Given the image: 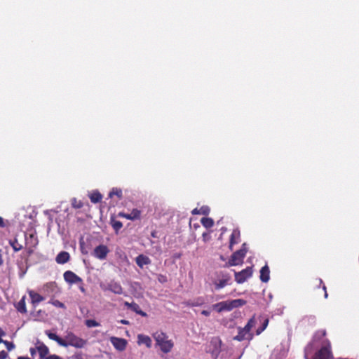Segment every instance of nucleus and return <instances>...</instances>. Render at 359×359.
Returning <instances> with one entry per match:
<instances>
[{"instance_id": "obj_1", "label": "nucleus", "mask_w": 359, "mask_h": 359, "mask_svg": "<svg viewBox=\"0 0 359 359\" xmlns=\"http://www.w3.org/2000/svg\"><path fill=\"white\" fill-rule=\"evenodd\" d=\"M45 333L50 339L56 341L62 347L73 346L76 348H82L88 344L87 340L76 335L72 331H67L65 338H61L55 333H53L49 330H46Z\"/></svg>"}, {"instance_id": "obj_2", "label": "nucleus", "mask_w": 359, "mask_h": 359, "mask_svg": "<svg viewBox=\"0 0 359 359\" xmlns=\"http://www.w3.org/2000/svg\"><path fill=\"white\" fill-rule=\"evenodd\" d=\"M156 345L159 346L163 353H170L174 347V343L168 339V336L162 331H156L153 334Z\"/></svg>"}, {"instance_id": "obj_3", "label": "nucleus", "mask_w": 359, "mask_h": 359, "mask_svg": "<svg viewBox=\"0 0 359 359\" xmlns=\"http://www.w3.org/2000/svg\"><path fill=\"white\" fill-rule=\"evenodd\" d=\"M246 304V301L242 299L227 300L212 305V308L220 313L224 311H231L233 309L241 307Z\"/></svg>"}, {"instance_id": "obj_4", "label": "nucleus", "mask_w": 359, "mask_h": 359, "mask_svg": "<svg viewBox=\"0 0 359 359\" xmlns=\"http://www.w3.org/2000/svg\"><path fill=\"white\" fill-rule=\"evenodd\" d=\"M248 248L246 243H243L241 248L234 252L228 262L226 264V266H237L243 264V259L247 254Z\"/></svg>"}, {"instance_id": "obj_5", "label": "nucleus", "mask_w": 359, "mask_h": 359, "mask_svg": "<svg viewBox=\"0 0 359 359\" xmlns=\"http://www.w3.org/2000/svg\"><path fill=\"white\" fill-rule=\"evenodd\" d=\"M313 359H333L331 344L328 340H326L320 349L316 353Z\"/></svg>"}, {"instance_id": "obj_6", "label": "nucleus", "mask_w": 359, "mask_h": 359, "mask_svg": "<svg viewBox=\"0 0 359 359\" xmlns=\"http://www.w3.org/2000/svg\"><path fill=\"white\" fill-rule=\"evenodd\" d=\"M217 276L219 279L218 280L213 281V284L215 286V289L217 290L226 286L231 280V276L226 272L220 271L217 273Z\"/></svg>"}, {"instance_id": "obj_7", "label": "nucleus", "mask_w": 359, "mask_h": 359, "mask_svg": "<svg viewBox=\"0 0 359 359\" xmlns=\"http://www.w3.org/2000/svg\"><path fill=\"white\" fill-rule=\"evenodd\" d=\"M252 268L250 266H248L239 272H235V280L238 284L243 283L248 278L252 276Z\"/></svg>"}, {"instance_id": "obj_8", "label": "nucleus", "mask_w": 359, "mask_h": 359, "mask_svg": "<svg viewBox=\"0 0 359 359\" xmlns=\"http://www.w3.org/2000/svg\"><path fill=\"white\" fill-rule=\"evenodd\" d=\"M109 252V249L108 248V247L105 245L101 244L94 249L92 255L96 257L97 259L103 260L106 259Z\"/></svg>"}, {"instance_id": "obj_9", "label": "nucleus", "mask_w": 359, "mask_h": 359, "mask_svg": "<svg viewBox=\"0 0 359 359\" xmlns=\"http://www.w3.org/2000/svg\"><path fill=\"white\" fill-rule=\"evenodd\" d=\"M63 277L65 280L69 284L83 283L82 278L72 271H65L63 274Z\"/></svg>"}, {"instance_id": "obj_10", "label": "nucleus", "mask_w": 359, "mask_h": 359, "mask_svg": "<svg viewBox=\"0 0 359 359\" xmlns=\"http://www.w3.org/2000/svg\"><path fill=\"white\" fill-rule=\"evenodd\" d=\"M36 346L37 352L39 355V359H46L49 354L48 347L40 340H37L35 343Z\"/></svg>"}, {"instance_id": "obj_11", "label": "nucleus", "mask_w": 359, "mask_h": 359, "mask_svg": "<svg viewBox=\"0 0 359 359\" xmlns=\"http://www.w3.org/2000/svg\"><path fill=\"white\" fill-rule=\"evenodd\" d=\"M250 331L249 330H245V326L244 327H238V333L233 337V339L238 341H241L245 339L252 340L253 334L250 333Z\"/></svg>"}, {"instance_id": "obj_12", "label": "nucleus", "mask_w": 359, "mask_h": 359, "mask_svg": "<svg viewBox=\"0 0 359 359\" xmlns=\"http://www.w3.org/2000/svg\"><path fill=\"white\" fill-rule=\"evenodd\" d=\"M110 341L114 347L120 351H124L126 348L127 341L125 339L112 337Z\"/></svg>"}, {"instance_id": "obj_13", "label": "nucleus", "mask_w": 359, "mask_h": 359, "mask_svg": "<svg viewBox=\"0 0 359 359\" xmlns=\"http://www.w3.org/2000/svg\"><path fill=\"white\" fill-rule=\"evenodd\" d=\"M241 241V233L238 229L233 230L229 239V249L233 250V246Z\"/></svg>"}, {"instance_id": "obj_14", "label": "nucleus", "mask_w": 359, "mask_h": 359, "mask_svg": "<svg viewBox=\"0 0 359 359\" xmlns=\"http://www.w3.org/2000/svg\"><path fill=\"white\" fill-rule=\"evenodd\" d=\"M107 289L114 294H121L123 293V287L120 283L114 280L108 283Z\"/></svg>"}, {"instance_id": "obj_15", "label": "nucleus", "mask_w": 359, "mask_h": 359, "mask_svg": "<svg viewBox=\"0 0 359 359\" xmlns=\"http://www.w3.org/2000/svg\"><path fill=\"white\" fill-rule=\"evenodd\" d=\"M70 259V255L69 252L66 251L60 252L55 258V261L57 264H64L68 262Z\"/></svg>"}, {"instance_id": "obj_16", "label": "nucleus", "mask_w": 359, "mask_h": 359, "mask_svg": "<svg viewBox=\"0 0 359 359\" xmlns=\"http://www.w3.org/2000/svg\"><path fill=\"white\" fill-rule=\"evenodd\" d=\"M260 280L263 283H267L269 280L270 278V270L268 266V265H265L263 267H262L260 270Z\"/></svg>"}, {"instance_id": "obj_17", "label": "nucleus", "mask_w": 359, "mask_h": 359, "mask_svg": "<svg viewBox=\"0 0 359 359\" xmlns=\"http://www.w3.org/2000/svg\"><path fill=\"white\" fill-rule=\"evenodd\" d=\"M135 262L137 265L140 268H142L144 265H148L151 263L150 259L144 255H138L135 259Z\"/></svg>"}, {"instance_id": "obj_18", "label": "nucleus", "mask_w": 359, "mask_h": 359, "mask_svg": "<svg viewBox=\"0 0 359 359\" xmlns=\"http://www.w3.org/2000/svg\"><path fill=\"white\" fill-rule=\"evenodd\" d=\"M29 295L31 298L32 304L34 306H36L37 304L44 300L43 296L32 290L29 292Z\"/></svg>"}, {"instance_id": "obj_19", "label": "nucleus", "mask_w": 359, "mask_h": 359, "mask_svg": "<svg viewBox=\"0 0 359 359\" xmlns=\"http://www.w3.org/2000/svg\"><path fill=\"white\" fill-rule=\"evenodd\" d=\"M137 343L139 344H144L147 348H151L152 345L151 338L149 336L144 334H138Z\"/></svg>"}, {"instance_id": "obj_20", "label": "nucleus", "mask_w": 359, "mask_h": 359, "mask_svg": "<svg viewBox=\"0 0 359 359\" xmlns=\"http://www.w3.org/2000/svg\"><path fill=\"white\" fill-rule=\"evenodd\" d=\"M25 299H26V297L23 296L22 297V299L15 305V308H16L17 311L21 313H27Z\"/></svg>"}, {"instance_id": "obj_21", "label": "nucleus", "mask_w": 359, "mask_h": 359, "mask_svg": "<svg viewBox=\"0 0 359 359\" xmlns=\"http://www.w3.org/2000/svg\"><path fill=\"white\" fill-rule=\"evenodd\" d=\"M110 224L116 233H118V231L122 228L123 224L121 222L116 219L115 217H111Z\"/></svg>"}, {"instance_id": "obj_22", "label": "nucleus", "mask_w": 359, "mask_h": 359, "mask_svg": "<svg viewBox=\"0 0 359 359\" xmlns=\"http://www.w3.org/2000/svg\"><path fill=\"white\" fill-rule=\"evenodd\" d=\"M201 223L206 229H210L214 226V220L210 217H203L201 219Z\"/></svg>"}, {"instance_id": "obj_23", "label": "nucleus", "mask_w": 359, "mask_h": 359, "mask_svg": "<svg viewBox=\"0 0 359 359\" xmlns=\"http://www.w3.org/2000/svg\"><path fill=\"white\" fill-rule=\"evenodd\" d=\"M114 196H117L118 199L122 198L123 194L122 190L119 188H113L109 194V197L112 198Z\"/></svg>"}, {"instance_id": "obj_24", "label": "nucleus", "mask_w": 359, "mask_h": 359, "mask_svg": "<svg viewBox=\"0 0 359 359\" xmlns=\"http://www.w3.org/2000/svg\"><path fill=\"white\" fill-rule=\"evenodd\" d=\"M102 198V196L99 191H94L90 195V199L93 203H97L101 201Z\"/></svg>"}, {"instance_id": "obj_25", "label": "nucleus", "mask_w": 359, "mask_h": 359, "mask_svg": "<svg viewBox=\"0 0 359 359\" xmlns=\"http://www.w3.org/2000/svg\"><path fill=\"white\" fill-rule=\"evenodd\" d=\"M130 309L142 316L144 317L147 316V313L142 311L140 308V306L135 302H132V307H130Z\"/></svg>"}, {"instance_id": "obj_26", "label": "nucleus", "mask_w": 359, "mask_h": 359, "mask_svg": "<svg viewBox=\"0 0 359 359\" xmlns=\"http://www.w3.org/2000/svg\"><path fill=\"white\" fill-rule=\"evenodd\" d=\"M71 204L74 209H80L83 206V203L80 200H77L76 198H72Z\"/></svg>"}, {"instance_id": "obj_27", "label": "nucleus", "mask_w": 359, "mask_h": 359, "mask_svg": "<svg viewBox=\"0 0 359 359\" xmlns=\"http://www.w3.org/2000/svg\"><path fill=\"white\" fill-rule=\"evenodd\" d=\"M10 244L13 247V248L15 252L20 251L23 248L22 245L20 243H18L17 239H14L12 241H10Z\"/></svg>"}, {"instance_id": "obj_28", "label": "nucleus", "mask_w": 359, "mask_h": 359, "mask_svg": "<svg viewBox=\"0 0 359 359\" xmlns=\"http://www.w3.org/2000/svg\"><path fill=\"white\" fill-rule=\"evenodd\" d=\"M268 324H269V319L268 318H265L262 323V326H260L259 327H258L256 330V334L257 335H259L268 326Z\"/></svg>"}, {"instance_id": "obj_29", "label": "nucleus", "mask_w": 359, "mask_h": 359, "mask_svg": "<svg viewBox=\"0 0 359 359\" xmlns=\"http://www.w3.org/2000/svg\"><path fill=\"white\" fill-rule=\"evenodd\" d=\"M256 319L255 316H253L248 322V323L245 325V330H249L250 331L251 329L255 326L256 325Z\"/></svg>"}, {"instance_id": "obj_30", "label": "nucleus", "mask_w": 359, "mask_h": 359, "mask_svg": "<svg viewBox=\"0 0 359 359\" xmlns=\"http://www.w3.org/2000/svg\"><path fill=\"white\" fill-rule=\"evenodd\" d=\"M27 243H32V247H35L38 244L37 238L34 234H30L29 237L26 238Z\"/></svg>"}, {"instance_id": "obj_31", "label": "nucleus", "mask_w": 359, "mask_h": 359, "mask_svg": "<svg viewBox=\"0 0 359 359\" xmlns=\"http://www.w3.org/2000/svg\"><path fill=\"white\" fill-rule=\"evenodd\" d=\"M85 325L88 327H97L100 326V323L95 320L88 319L85 320Z\"/></svg>"}, {"instance_id": "obj_32", "label": "nucleus", "mask_w": 359, "mask_h": 359, "mask_svg": "<svg viewBox=\"0 0 359 359\" xmlns=\"http://www.w3.org/2000/svg\"><path fill=\"white\" fill-rule=\"evenodd\" d=\"M130 215H131L132 220H135L140 218L141 212L137 209H133Z\"/></svg>"}, {"instance_id": "obj_33", "label": "nucleus", "mask_w": 359, "mask_h": 359, "mask_svg": "<svg viewBox=\"0 0 359 359\" xmlns=\"http://www.w3.org/2000/svg\"><path fill=\"white\" fill-rule=\"evenodd\" d=\"M50 304H53V306H56V307H58V308H62V309H65V304L60 302L59 300H57V299H52L49 302Z\"/></svg>"}, {"instance_id": "obj_34", "label": "nucleus", "mask_w": 359, "mask_h": 359, "mask_svg": "<svg viewBox=\"0 0 359 359\" xmlns=\"http://www.w3.org/2000/svg\"><path fill=\"white\" fill-rule=\"evenodd\" d=\"M200 215H208L210 213V208L207 205H203L199 208Z\"/></svg>"}, {"instance_id": "obj_35", "label": "nucleus", "mask_w": 359, "mask_h": 359, "mask_svg": "<svg viewBox=\"0 0 359 359\" xmlns=\"http://www.w3.org/2000/svg\"><path fill=\"white\" fill-rule=\"evenodd\" d=\"M318 286H320L321 285H323V290L324 291V297L325 298H327L328 297V294L327 292V288H326V286L325 285V284L323 283L322 279L319 278L318 280Z\"/></svg>"}, {"instance_id": "obj_36", "label": "nucleus", "mask_w": 359, "mask_h": 359, "mask_svg": "<svg viewBox=\"0 0 359 359\" xmlns=\"http://www.w3.org/2000/svg\"><path fill=\"white\" fill-rule=\"evenodd\" d=\"M2 343H4L6 346V348H8V351H11L14 347L13 344L8 341H3Z\"/></svg>"}, {"instance_id": "obj_37", "label": "nucleus", "mask_w": 359, "mask_h": 359, "mask_svg": "<svg viewBox=\"0 0 359 359\" xmlns=\"http://www.w3.org/2000/svg\"><path fill=\"white\" fill-rule=\"evenodd\" d=\"M118 215L119 217H123V218H126L128 219L132 220V217H131V215L130 214H126V213L121 212L118 213Z\"/></svg>"}, {"instance_id": "obj_38", "label": "nucleus", "mask_w": 359, "mask_h": 359, "mask_svg": "<svg viewBox=\"0 0 359 359\" xmlns=\"http://www.w3.org/2000/svg\"><path fill=\"white\" fill-rule=\"evenodd\" d=\"M158 280L161 283H165L167 281V277L164 275L160 274L158 277Z\"/></svg>"}, {"instance_id": "obj_39", "label": "nucleus", "mask_w": 359, "mask_h": 359, "mask_svg": "<svg viewBox=\"0 0 359 359\" xmlns=\"http://www.w3.org/2000/svg\"><path fill=\"white\" fill-rule=\"evenodd\" d=\"M29 352H30L32 357H34L37 352L36 346L35 345V347L30 348Z\"/></svg>"}, {"instance_id": "obj_40", "label": "nucleus", "mask_w": 359, "mask_h": 359, "mask_svg": "<svg viewBox=\"0 0 359 359\" xmlns=\"http://www.w3.org/2000/svg\"><path fill=\"white\" fill-rule=\"evenodd\" d=\"M46 359H62V358L56 354H51L49 355Z\"/></svg>"}, {"instance_id": "obj_41", "label": "nucleus", "mask_w": 359, "mask_h": 359, "mask_svg": "<svg viewBox=\"0 0 359 359\" xmlns=\"http://www.w3.org/2000/svg\"><path fill=\"white\" fill-rule=\"evenodd\" d=\"M8 356V353L5 351H0V359H6Z\"/></svg>"}, {"instance_id": "obj_42", "label": "nucleus", "mask_w": 359, "mask_h": 359, "mask_svg": "<svg viewBox=\"0 0 359 359\" xmlns=\"http://www.w3.org/2000/svg\"><path fill=\"white\" fill-rule=\"evenodd\" d=\"M6 335V332L0 327V344L3 342L2 337Z\"/></svg>"}, {"instance_id": "obj_43", "label": "nucleus", "mask_w": 359, "mask_h": 359, "mask_svg": "<svg viewBox=\"0 0 359 359\" xmlns=\"http://www.w3.org/2000/svg\"><path fill=\"white\" fill-rule=\"evenodd\" d=\"M6 226L5 222H4V219L0 217V227L3 228V227H5Z\"/></svg>"}, {"instance_id": "obj_44", "label": "nucleus", "mask_w": 359, "mask_h": 359, "mask_svg": "<svg viewBox=\"0 0 359 359\" xmlns=\"http://www.w3.org/2000/svg\"><path fill=\"white\" fill-rule=\"evenodd\" d=\"M201 314L205 316H209L210 315V311H207V310H203L201 311Z\"/></svg>"}, {"instance_id": "obj_45", "label": "nucleus", "mask_w": 359, "mask_h": 359, "mask_svg": "<svg viewBox=\"0 0 359 359\" xmlns=\"http://www.w3.org/2000/svg\"><path fill=\"white\" fill-rule=\"evenodd\" d=\"M191 213L192 215H200V211H199V208H194L192 211H191Z\"/></svg>"}, {"instance_id": "obj_46", "label": "nucleus", "mask_w": 359, "mask_h": 359, "mask_svg": "<svg viewBox=\"0 0 359 359\" xmlns=\"http://www.w3.org/2000/svg\"><path fill=\"white\" fill-rule=\"evenodd\" d=\"M79 290H81V292L83 293H85L86 292V289L84 288L83 287V283L82 284H81V285L79 286Z\"/></svg>"}, {"instance_id": "obj_47", "label": "nucleus", "mask_w": 359, "mask_h": 359, "mask_svg": "<svg viewBox=\"0 0 359 359\" xmlns=\"http://www.w3.org/2000/svg\"><path fill=\"white\" fill-rule=\"evenodd\" d=\"M125 306H127L128 309H130L132 307V303H129L128 302H125L124 303Z\"/></svg>"}, {"instance_id": "obj_48", "label": "nucleus", "mask_w": 359, "mask_h": 359, "mask_svg": "<svg viewBox=\"0 0 359 359\" xmlns=\"http://www.w3.org/2000/svg\"><path fill=\"white\" fill-rule=\"evenodd\" d=\"M121 323L123 324V325H128L129 324V322L126 320H121Z\"/></svg>"}, {"instance_id": "obj_49", "label": "nucleus", "mask_w": 359, "mask_h": 359, "mask_svg": "<svg viewBox=\"0 0 359 359\" xmlns=\"http://www.w3.org/2000/svg\"><path fill=\"white\" fill-rule=\"evenodd\" d=\"M208 236V233H203V240L205 241L206 238H207V236Z\"/></svg>"}, {"instance_id": "obj_50", "label": "nucleus", "mask_w": 359, "mask_h": 359, "mask_svg": "<svg viewBox=\"0 0 359 359\" xmlns=\"http://www.w3.org/2000/svg\"><path fill=\"white\" fill-rule=\"evenodd\" d=\"M17 359H30L29 357L20 356Z\"/></svg>"}, {"instance_id": "obj_51", "label": "nucleus", "mask_w": 359, "mask_h": 359, "mask_svg": "<svg viewBox=\"0 0 359 359\" xmlns=\"http://www.w3.org/2000/svg\"><path fill=\"white\" fill-rule=\"evenodd\" d=\"M3 264V259L1 255H0V265Z\"/></svg>"}, {"instance_id": "obj_52", "label": "nucleus", "mask_w": 359, "mask_h": 359, "mask_svg": "<svg viewBox=\"0 0 359 359\" xmlns=\"http://www.w3.org/2000/svg\"><path fill=\"white\" fill-rule=\"evenodd\" d=\"M321 334H322V336H325V334H326L325 330L321 331Z\"/></svg>"}, {"instance_id": "obj_53", "label": "nucleus", "mask_w": 359, "mask_h": 359, "mask_svg": "<svg viewBox=\"0 0 359 359\" xmlns=\"http://www.w3.org/2000/svg\"><path fill=\"white\" fill-rule=\"evenodd\" d=\"M175 257H177V258H180V255H175Z\"/></svg>"}]
</instances>
